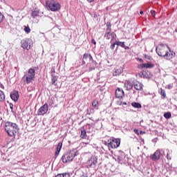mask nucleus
Listing matches in <instances>:
<instances>
[{
	"mask_svg": "<svg viewBox=\"0 0 177 177\" xmlns=\"http://www.w3.org/2000/svg\"><path fill=\"white\" fill-rule=\"evenodd\" d=\"M106 27V31H111V22H107Z\"/></svg>",
	"mask_w": 177,
	"mask_h": 177,
	"instance_id": "32",
	"label": "nucleus"
},
{
	"mask_svg": "<svg viewBox=\"0 0 177 177\" xmlns=\"http://www.w3.org/2000/svg\"><path fill=\"white\" fill-rule=\"evenodd\" d=\"M10 106H13V104H10Z\"/></svg>",
	"mask_w": 177,
	"mask_h": 177,
	"instance_id": "48",
	"label": "nucleus"
},
{
	"mask_svg": "<svg viewBox=\"0 0 177 177\" xmlns=\"http://www.w3.org/2000/svg\"><path fill=\"white\" fill-rule=\"evenodd\" d=\"M133 86V84L131 83V82L127 81L124 83V88H125L126 91H131Z\"/></svg>",
	"mask_w": 177,
	"mask_h": 177,
	"instance_id": "14",
	"label": "nucleus"
},
{
	"mask_svg": "<svg viewBox=\"0 0 177 177\" xmlns=\"http://www.w3.org/2000/svg\"><path fill=\"white\" fill-rule=\"evenodd\" d=\"M116 45L118 46H121V48H125V42L124 41H116Z\"/></svg>",
	"mask_w": 177,
	"mask_h": 177,
	"instance_id": "24",
	"label": "nucleus"
},
{
	"mask_svg": "<svg viewBox=\"0 0 177 177\" xmlns=\"http://www.w3.org/2000/svg\"><path fill=\"white\" fill-rule=\"evenodd\" d=\"M119 104H120V105L122 104V102H120Z\"/></svg>",
	"mask_w": 177,
	"mask_h": 177,
	"instance_id": "49",
	"label": "nucleus"
},
{
	"mask_svg": "<svg viewBox=\"0 0 177 177\" xmlns=\"http://www.w3.org/2000/svg\"><path fill=\"white\" fill-rule=\"evenodd\" d=\"M77 156V153L74 151L67 152L64 154L62 157V161L64 164H67V162H71L74 160V158Z\"/></svg>",
	"mask_w": 177,
	"mask_h": 177,
	"instance_id": "6",
	"label": "nucleus"
},
{
	"mask_svg": "<svg viewBox=\"0 0 177 177\" xmlns=\"http://www.w3.org/2000/svg\"><path fill=\"white\" fill-rule=\"evenodd\" d=\"M87 164L90 168H95L96 164H97V158L95 157H91L87 162Z\"/></svg>",
	"mask_w": 177,
	"mask_h": 177,
	"instance_id": "9",
	"label": "nucleus"
},
{
	"mask_svg": "<svg viewBox=\"0 0 177 177\" xmlns=\"http://www.w3.org/2000/svg\"><path fill=\"white\" fill-rule=\"evenodd\" d=\"M171 115L170 112H167V113H164V117H165V118H167V120L171 118Z\"/></svg>",
	"mask_w": 177,
	"mask_h": 177,
	"instance_id": "31",
	"label": "nucleus"
},
{
	"mask_svg": "<svg viewBox=\"0 0 177 177\" xmlns=\"http://www.w3.org/2000/svg\"><path fill=\"white\" fill-rule=\"evenodd\" d=\"M156 52L161 57H165L167 60H171L175 57V53L169 49L167 45L159 44L156 46Z\"/></svg>",
	"mask_w": 177,
	"mask_h": 177,
	"instance_id": "1",
	"label": "nucleus"
},
{
	"mask_svg": "<svg viewBox=\"0 0 177 177\" xmlns=\"http://www.w3.org/2000/svg\"><path fill=\"white\" fill-rule=\"evenodd\" d=\"M46 8L50 9L51 12H57L60 10V3L55 0H46Z\"/></svg>",
	"mask_w": 177,
	"mask_h": 177,
	"instance_id": "4",
	"label": "nucleus"
},
{
	"mask_svg": "<svg viewBox=\"0 0 177 177\" xmlns=\"http://www.w3.org/2000/svg\"><path fill=\"white\" fill-rule=\"evenodd\" d=\"M10 97L12 100H14V102H17L19 100V92L18 91H14L10 93Z\"/></svg>",
	"mask_w": 177,
	"mask_h": 177,
	"instance_id": "13",
	"label": "nucleus"
},
{
	"mask_svg": "<svg viewBox=\"0 0 177 177\" xmlns=\"http://www.w3.org/2000/svg\"><path fill=\"white\" fill-rule=\"evenodd\" d=\"M134 132L135 133H136L137 135H139V131L136 129H134Z\"/></svg>",
	"mask_w": 177,
	"mask_h": 177,
	"instance_id": "40",
	"label": "nucleus"
},
{
	"mask_svg": "<svg viewBox=\"0 0 177 177\" xmlns=\"http://www.w3.org/2000/svg\"><path fill=\"white\" fill-rule=\"evenodd\" d=\"M80 177H88V174L86 173H83Z\"/></svg>",
	"mask_w": 177,
	"mask_h": 177,
	"instance_id": "38",
	"label": "nucleus"
},
{
	"mask_svg": "<svg viewBox=\"0 0 177 177\" xmlns=\"http://www.w3.org/2000/svg\"><path fill=\"white\" fill-rule=\"evenodd\" d=\"M91 43L93 44L94 45H96V40H95V39H93L91 40Z\"/></svg>",
	"mask_w": 177,
	"mask_h": 177,
	"instance_id": "39",
	"label": "nucleus"
},
{
	"mask_svg": "<svg viewBox=\"0 0 177 177\" xmlns=\"http://www.w3.org/2000/svg\"><path fill=\"white\" fill-rule=\"evenodd\" d=\"M34 80H35V69L30 68L22 77V81L24 84H30Z\"/></svg>",
	"mask_w": 177,
	"mask_h": 177,
	"instance_id": "3",
	"label": "nucleus"
},
{
	"mask_svg": "<svg viewBox=\"0 0 177 177\" xmlns=\"http://www.w3.org/2000/svg\"><path fill=\"white\" fill-rule=\"evenodd\" d=\"M116 99H124L125 97V93L124 90L120 88H117L115 93Z\"/></svg>",
	"mask_w": 177,
	"mask_h": 177,
	"instance_id": "8",
	"label": "nucleus"
},
{
	"mask_svg": "<svg viewBox=\"0 0 177 177\" xmlns=\"http://www.w3.org/2000/svg\"><path fill=\"white\" fill-rule=\"evenodd\" d=\"M151 15L153 16V17H156V10H151Z\"/></svg>",
	"mask_w": 177,
	"mask_h": 177,
	"instance_id": "37",
	"label": "nucleus"
},
{
	"mask_svg": "<svg viewBox=\"0 0 177 177\" xmlns=\"http://www.w3.org/2000/svg\"><path fill=\"white\" fill-rule=\"evenodd\" d=\"M21 48L24 49H27V50H28V49L31 48V44H30V39H23L21 40Z\"/></svg>",
	"mask_w": 177,
	"mask_h": 177,
	"instance_id": "10",
	"label": "nucleus"
},
{
	"mask_svg": "<svg viewBox=\"0 0 177 177\" xmlns=\"http://www.w3.org/2000/svg\"><path fill=\"white\" fill-rule=\"evenodd\" d=\"M176 32H177V28L175 30Z\"/></svg>",
	"mask_w": 177,
	"mask_h": 177,
	"instance_id": "51",
	"label": "nucleus"
},
{
	"mask_svg": "<svg viewBox=\"0 0 177 177\" xmlns=\"http://www.w3.org/2000/svg\"><path fill=\"white\" fill-rule=\"evenodd\" d=\"M0 102H5V93L0 90Z\"/></svg>",
	"mask_w": 177,
	"mask_h": 177,
	"instance_id": "21",
	"label": "nucleus"
},
{
	"mask_svg": "<svg viewBox=\"0 0 177 177\" xmlns=\"http://www.w3.org/2000/svg\"><path fill=\"white\" fill-rule=\"evenodd\" d=\"M49 110V106H48V104H44L43 106H41L38 111H37V114L38 115H45V114H46V113H48Z\"/></svg>",
	"mask_w": 177,
	"mask_h": 177,
	"instance_id": "7",
	"label": "nucleus"
},
{
	"mask_svg": "<svg viewBox=\"0 0 177 177\" xmlns=\"http://www.w3.org/2000/svg\"><path fill=\"white\" fill-rule=\"evenodd\" d=\"M50 74L51 77H55L56 76V75H55V74H56V71L55 69V67L51 68V71L50 72Z\"/></svg>",
	"mask_w": 177,
	"mask_h": 177,
	"instance_id": "27",
	"label": "nucleus"
},
{
	"mask_svg": "<svg viewBox=\"0 0 177 177\" xmlns=\"http://www.w3.org/2000/svg\"><path fill=\"white\" fill-rule=\"evenodd\" d=\"M171 155H172V151H170L169 150H168V152H167V160H172Z\"/></svg>",
	"mask_w": 177,
	"mask_h": 177,
	"instance_id": "28",
	"label": "nucleus"
},
{
	"mask_svg": "<svg viewBox=\"0 0 177 177\" xmlns=\"http://www.w3.org/2000/svg\"><path fill=\"white\" fill-rule=\"evenodd\" d=\"M134 88L136 91H142L143 89V85L140 84V82H137L134 84Z\"/></svg>",
	"mask_w": 177,
	"mask_h": 177,
	"instance_id": "17",
	"label": "nucleus"
},
{
	"mask_svg": "<svg viewBox=\"0 0 177 177\" xmlns=\"http://www.w3.org/2000/svg\"><path fill=\"white\" fill-rule=\"evenodd\" d=\"M131 106L135 109H142V104H140L139 102H132Z\"/></svg>",
	"mask_w": 177,
	"mask_h": 177,
	"instance_id": "19",
	"label": "nucleus"
},
{
	"mask_svg": "<svg viewBox=\"0 0 177 177\" xmlns=\"http://www.w3.org/2000/svg\"><path fill=\"white\" fill-rule=\"evenodd\" d=\"M24 31L26 32V34H30L31 32V29L30 28V26H24Z\"/></svg>",
	"mask_w": 177,
	"mask_h": 177,
	"instance_id": "29",
	"label": "nucleus"
},
{
	"mask_svg": "<svg viewBox=\"0 0 177 177\" xmlns=\"http://www.w3.org/2000/svg\"><path fill=\"white\" fill-rule=\"evenodd\" d=\"M87 114H88V115H91V113H87Z\"/></svg>",
	"mask_w": 177,
	"mask_h": 177,
	"instance_id": "47",
	"label": "nucleus"
},
{
	"mask_svg": "<svg viewBox=\"0 0 177 177\" xmlns=\"http://www.w3.org/2000/svg\"><path fill=\"white\" fill-rule=\"evenodd\" d=\"M123 48H124V49H125V50L129 49V46H126L125 44H124V47H123Z\"/></svg>",
	"mask_w": 177,
	"mask_h": 177,
	"instance_id": "41",
	"label": "nucleus"
},
{
	"mask_svg": "<svg viewBox=\"0 0 177 177\" xmlns=\"http://www.w3.org/2000/svg\"><path fill=\"white\" fill-rule=\"evenodd\" d=\"M140 15H143V10H141V11L140 12Z\"/></svg>",
	"mask_w": 177,
	"mask_h": 177,
	"instance_id": "45",
	"label": "nucleus"
},
{
	"mask_svg": "<svg viewBox=\"0 0 177 177\" xmlns=\"http://www.w3.org/2000/svg\"><path fill=\"white\" fill-rule=\"evenodd\" d=\"M63 146V143L59 142L57 146V149L55 153V157H57L59 156V153H60V151L62 150V147Z\"/></svg>",
	"mask_w": 177,
	"mask_h": 177,
	"instance_id": "15",
	"label": "nucleus"
},
{
	"mask_svg": "<svg viewBox=\"0 0 177 177\" xmlns=\"http://www.w3.org/2000/svg\"><path fill=\"white\" fill-rule=\"evenodd\" d=\"M86 131L85 129L81 131L80 138L82 139H86Z\"/></svg>",
	"mask_w": 177,
	"mask_h": 177,
	"instance_id": "20",
	"label": "nucleus"
},
{
	"mask_svg": "<svg viewBox=\"0 0 177 177\" xmlns=\"http://www.w3.org/2000/svg\"><path fill=\"white\" fill-rule=\"evenodd\" d=\"M140 67L141 68H153L154 67V65L152 64H142L140 65Z\"/></svg>",
	"mask_w": 177,
	"mask_h": 177,
	"instance_id": "18",
	"label": "nucleus"
},
{
	"mask_svg": "<svg viewBox=\"0 0 177 177\" xmlns=\"http://www.w3.org/2000/svg\"><path fill=\"white\" fill-rule=\"evenodd\" d=\"M89 58L90 60H93V57H92L91 55H88V54H84L83 55V59H84V60H86L87 58Z\"/></svg>",
	"mask_w": 177,
	"mask_h": 177,
	"instance_id": "23",
	"label": "nucleus"
},
{
	"mask_svg": "<svg viewBox=\"0 0 177 177\" xmlns=\"http://www.w3.org/2000/svg\"><path fill=\"white\" fill-rule=\"evenodd\" d=\"M92 70H95V67H93V68H89V71H92Z\"/></svg>",
	"mask_w": 177,
	"mask_h": 177,
	"instance_id": "42",
	"label": "nucleus"
},
{
	"mask_svg": "<svg viewBox=\"0 0 177 177\" xmlns=\"http://www.w3.org/2000/svg\"><path fill=\"white\" fill-rule=\"evenodd\" d=\"M99 104V101L97 100H93L92 102V106L93 107H96Z\"/></svg>",
	"mask_w": 177,
	"mask_h": 177,
	"instance_id": "30",
	"label": "nucleus"
},
{
	"mask_svg": "<svg viewBox=\"0 0 177 177\" xmlns=\"http://www.w3.org/2000/svg\"><path fill=\"white\" fill-rule=\"evenodd\" d=\"M160 95L162 97H163V99H165V97H167V93H165V90L160 88Z\"/></svg>",
	"mask_w": 177,
	"mask_h": 177,
	"instance_id": "25",
	"label": "nucleus"
},
{
	"mask_svg": "<svg viewBox=\"0 0 177 177\" xmlns=\"http://www.w3.org/2000/svg\"><path fill=\"white\" fill-rule=\"evenodd\" d=\"M161 157V152L160 150H157L153 154L150 156L151 160H153V161H156V160H160V158Z\"/></svg>",
	"mask_w": 177,
	"mask_h": 177,
	"instance_id": "11",
	"label": "nucleus"
},
{
	"mask_svg": "<svg viewBox=\"0 0 177 177\" xmlns=\"http://www.w3.org/2000/svg\"><path fill=\"white\" fill-rule=\"evenodd\" d=\"M39 15V11L38 10H35L32 12L31 16L33 19H35V17H38Z\"/></svg>",
	"mask_w": 177,
	"mask_h": 177,
	"instance_id": "22",
	"label": "nucleus"
},
{
	"mask_svg": "<svg viewBox=\"0 0 177 177\" xmlns=\"http://www.w3.org/2000/svg\"><path fill=\"white\" fill-rule=\"evenodd\" d=\"M105 38L107 39H111V41H114V33L111 32L110 30H106V32L105 33Z\"/></svg>",
	"mask_w": 177,
	"mask_h": 177,
	"instance_id": "12",
	"label": "nucleus"
},
{
	"mask_svg": "<svg viewBox=\"0 0 177 177\" xmlns=\"http://www.w3.org/2000/svg\"><path fill=\"white\" fill-rule=\"evenodd\" d=\"M59 77L57 76H51V84L54 86H57V80Z\"/></svg>",
	"mask_w": 177,
	"mask_h": 177,
	"instance_id": "16",
	"label": "nucleus"
},
{
	"mask_svg": "<svg viewBox=\"0 0 177 177\" xmlns=\"http://www.w3.org/2000/svg\"><path fill=\"white\" fill-rule=\"evenodd\" d=\"M5 131L10 138H16V136L19 133V129L16 123L6 122L5 123Z\"/></svg>",
	"mask_w": 177,
	"mask_h": 177,
	"instance_id": "2",
	"label": "nucleus"
},
{
	"mask_svg": "<svg viewBox=\"0 0 177 177\" xmlns=\"http://www.w3.org/2000/svg\"><path fill=\"white\" fill-rule=\"evenodd\" d=\"M91 111H93V109H91Z\"/></svg>",
	"mask_w": 177,
	"mask_h": 177,
	"instance_id": "50",
	"label": "nucleus"
},
{
	"mask_svg": "<svg viewBox=\"0 0 177 177\" xmlns=\"http://www.w3.org/2000/svg\"><path fill=\"white\" fill-rule=\"evenodd\" d=\"M5 16L3 15L2 12H0V24L3 22Z\"/></svg>",
	"mask_w": 177,
	"mask_h": 177,
	"instance_id": "34",
	"label": "nucleus"
},
{
	"mask_svg": "<svg viewBox=\"0 0 177 177\" xmlns=\"http://www.w3.org/2000/svg\"><path fill=\"white\" fill-rule=\"evenodd\" d=\"M122 104L127 105V102H122Z\"/></svg>",
	"mask_w": 177,
	"mask_h": 177,
	"instance_id": "46",
	"label": "nucleus"
},
{
	"mask_svg": "<svg viewBox=\"0 0 177 177\" xmlns=\"http://www.w3.org/2000/svg\"><path fill=\"white\" fill-rule=\"evenodd\" d=\"M115 45H117V41L111 45V49L112 50H113V49L115 48Z\"/></svg>",
	"mask_w": 177,
	"mask_h": 177,
	"instance_id": "35",
	"label": "nucleus"
},
{
	"mask_svg": "<svg viewBox=\"0 0 177 177\" xmlns=\"http://www.w3.org/2000/svg\"><path fill=\"white\" fill-rule=\"evenodd\" d=\"M90 3L93 2L95 0H87Z\"/></svg>",
	"mask_w": 177,
	"mask_h": 177,
	"instance_id": "43",
	"label": "nucleus"
},
{
	"mask_svg": "<svg viewBox=\"0 0 177 177\" xmlns=\"http://www.w3.org/2000/svg\"><path fill=\"white\" fill-rule=\"evenodd\" d=\"M55 177H70V174L67 173L57 174Z\"/></svg>",
	"mask_w": 177,
	"mask_h": 177,
	"instance_id": "26",
	"label": "nucleus"
},
{
	"mask_svg": "<svg viewBox=\"0 0 177 177\" xmlns=\"http://www.w3.org/2000/svg\"><path fill=\"white\" fill-rule=\"evenodd\" d=\"M120 145H121L120 138H111L105 142V146H107L108 149H118Z\"/></svg>",
	"mask_w": 177,
	"mask_h": 177,
	"instance_id": "5",
	"label": "nucleus"
},
{
	"mask_svg": "<svg viewBox=\"0 0 177 177\" xmlns=\"http://www.w3.org/2000/svg\"><path fill=\"white\" fill-rule=\"evenodd\" d=\"M142 133H145V132L140 131V133H139V135H142Z\"/></svg>",
	"mask_w": 177,
	"mask_h": 177,
	"instance_id": "44",
	"label": "nucleus"
},
{
	"mask_svg": "<svg viewBox=\"0 0 177 177\" xmlns=\"http://www.w3.org/2000/svg\"><path fill=\"white\" fill-rule=\"evenodd\" d=\"M10 107H11V109H12V105H10Z\"/></svg>",
	"mask_w": 177,
	"mask_h": 177,
	"instance_id": "52",
	"label": "nucleus"
},
{
	"mask_svg": "<svg viewBox=\"0 0 177 177\" xmlns=\"http://www.w3.org/2000/svg\"><path fill=\"white\" fill-rule=\"evenodd\" d=\"M120 74H121V70H120V69L115 70V71H114V73H113V75H114L115 77H117V75H120Z\"/></svg>",
	"mask_w": 177,
	"mask_h": 177,
	"instance_id": "33",
	"label": "nucleus"
},
{
	"mask_svg": "<svg viewBox=\"0 0 177 177\" xmlns=\"http://www.w3.org/2000/svg\"><path fill=\"white\" fill-rule=\"evenodd\" d=\"M136 77L137 78H142V77H143V75H142V73H137V74L136 75Z\"/></svg>",
	"mask_w": 177,
	"mask_h": 177,
	"instance_id": "36",
	"label": "nucleus"
}]
</instances>
